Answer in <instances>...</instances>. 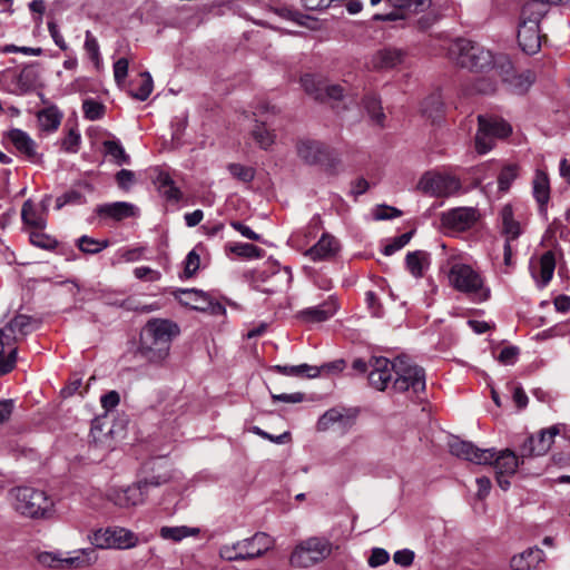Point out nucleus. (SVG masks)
Instances as JSON below:
<instances>
[{"label": "nucleus", "instance_id": "1", "mask_svg": "<svg viewBox=\"0 0 570 570\" xmlns=\"http://www.w3.org/2000/svg\"><path fill=\"white\" fill-rule=\"evenodd\" d=\"M448 56L458 66L471 71L493 70L503 81L510 80L512 63L505 56H498L483 46L463 38L453 40L448 47Z\"/></svg>", "mask_w": 570, "mask_h": 570}, {"label": "nucleus", "instance_id": "2", "mask_svg": "<svg viewBox=\"0 0 570 570\" xmlns=\"http://www.w3.org/2000/svg\"><path fill=\"white\" fill-rule=\"evenodd\" d=\"M449 450L452 455L474 464H493L497 482L504 491L510 488L508 478L517 472L520 463L515 453L509 449L498 454L494 449H480L472 442L459 438L449 442Z\"/></svg>", "mask_w": 570, "mask_h": 570}, {"label": "nucleus", "instance_id": "3", "mask_svg": "<svg viewBox=\"0 0 570 570\" xmlns=\"http://www.w3.org/2000/svg\"><path fill=\"white\" fill-rule=\"evenodd\" d=\"M179 332V326L170 320L151 318L140 333L139 352L149 362L160 363L168 356L170 343Z\"/></svg>", "mask_w": 570, "mask_h": 570}, {"label": "nucleus", "instance_id": "4", "mask_svg": "<svg viewBox=\"0 0 570 570\" xmlns=\"http://www.w3.org/2000/svg\"><path fill=\"white\" fill-rule=\"evenodd\" d=\"M450 286L464 294L475 304L484 303L491 297V288L487 285L483 274L473 266L454 263L448 272Z\"/></svg>", "mask_w": 570, "mask_h": 570}, {"label": "nucleus", "instance_id": "5", "mask_svg": "<svg viewBox=\"0 0 570 570\" xmlns=\"http://www.w3.org/2000/svg\"><path fill=\"white\" fill-rule=\"evenodd\" d=\"M12 507L20 515L48 519L53 512V500L46 491L32 487H17L10 491Z\"/></svg>", "mask_w": 570, "mask_h": 570}, {"label": "nucleus", "instance_id": "6", "mask_svg": "<svg viewBox=\"0 0 570 570\" xmlns=\"http://www.w3.org/2000/svg\"><path fill=\"white\" fill-rule=\"evenodd\" d=\"M394 374L392 384L394 391L412 392L416 396L424 392L425 372L407 356L401 355L394 358Z\"/></svg>", "mask_w": 570, "mask_h": 570}, {"label": "nucleus", "instance_id": "7", "mask_svg": "<svg viewBox=\"0 0 570 570\" xmlns=\"http://www.w3.org/2000/svg\"><path fill=\"white\" fill-rule=\"evenodd\" d=\"M331 552L332 544L327 539L312 537L295 547L289 561L294 567L308 568L326 559Z\"/></svg>", "mask_w": 570, "mask_h": 570}, {"label": "nucleus", "instance_id": "8", "mask_svg": "<svg viewBox=\"0 0 570 570\" xmlns=\"http://www.w3.org/2000/svg\"><path fill=\"white\" fill-rule=\"evenodd\" d=\"M89 540L98 549H129L138 543L137 534L120 527L96 530Z\"/></svg>", "mask_w": 570, "mask_h": 570}, {"label": "nucleus", "instance_id": "9", "mask_svg": "<svg viewBox=\"0 0 570 570\" xmlns=\"http://www.w3.org/2000/svg\"><path fill=\"white\" fill-rule=\"evenodd\" d=\"M419 187L425 194L436 197H449L462 188L460 178L446 173H426L419 181Z\"/></svg>", "mask_w": 570, "mask_h": 570}, {"label": "nucleus", "instance_id": "10", "mask_svg": "<svg viewBox=\"0 0 570 570\" xmlns=\"http://www.w3.org/2000/svg\"><path fill=\"white\" fill-rule=\"evenodd\" d=\"M4 137L14 147L17 154L32 164H41L43 155L38 151V144L30 135L21 129L13 128L6 132Z\"/></svg>", "mask_w": 570, "mask_h": 570}, {"label": "nucleus", "instance_id": "11", "mask_svg": "<svg viewBox=\"0 0 570 570\" xmlns=\"http://www.w3.org/2000/svg\"><path fill=\"white\" fill-rule=\"evenodd\" d=\"M560 432V425H552L541 430L537 435L528 436L520 446L521 455L525 458L546 454Z\"/></svg>", "mask_w": 570, "mask_h": 570}, {"label": "nucleus", "instance_id": "12", "mask_svg": "<svg viewBox=\"0 0 570 570\" xmlns=\"http://www.w3.org/2000/svg\"><path fill=\"white\" fill-rule=\"evenodd\" d=\"M480 214L474 207H458L442 214V225L449 229L464 232L479 220Z\"/></svg>", "mask_w": 570, "mask_h": 570}, {"label": "nucleus", "instance_id": "13", "mask_svg": "<svg viewBox=\"0 0 570 570\" xmlns=\"http://www.w3.org/2000/svg\"><path fill=\"white\" fill-rule=\"evenodd\" d=\"M394 373V361L384 356H372L370 358L368 383L377 391H384L392 382Z\"/></svg>", "mask_w": 570, "mask_h": 570}, {"label": "nucleus", "instance_id": "14", "mask_svg": "<svg viewBox=\"0 0 570 570\" xmlns=\"http://www.w3.org/2000/svg\"><path fill=\"white\" fill-rule=\"evenodd\" d=\"M243 560L255 559L263 556L274 546V539L265 532H257L252 538L237 542Z\"/></svg>", "mask_w": 570, "mask_h": 570}, {"label": "nucleus", "instance_id": "15", "mask_svg": "<svg viewBox=\"0 0 570 570\" xmlns=\"http://www.w3.org/2000/svg\"><path fill=\"white\" fill-rule=\"evenodd\" d=\"M518 42L525 53L533 55L539 51L541 47V36L539 21L537 19L523 20L519 24Z\"/></svg>", "mask_w": 570, "mask_h": 570}, {"label": "nucleus", "instance_id": "16", "mask_svg": "<svg viewBox=\"0 0 570 570\" xmlns=\"http://www.w3.org/2000/svg\"><path fill=\"white\" fill-rule=\"evenodd\" d=\"M297 155L309 165L331 163V154L326 146L315 140H302L297 144Z\"/></svg>", "mask_w": 570, "mask_h": 570}, {"label": "nucleus", "instance_id": "17", "mask_svg": "<svg viewBox=\"0 0 570 570\" xmlns=\"http://www.w3.org/2000/svg\"><path fill=\"white\" fill-rule=\"evenodd\" d=\"M340 249L338 239L328 233H323L318 242L308 248L304 255L313 262H322L335 257Z\"/></svg>", "mask_w": 570, "mask_h": 570}, {"label": "nucleus", "instance_id": "18", "mask_svg": "<svg viewBox=\"0 0 570 570\" xmlns=\"http://www.w3.org/2000/svg\"><path fill=\"white\" fill-rule=\"evenodd\" d=\"M138 208L127 202L107 203L97 206L96 214L104 219H111L114 222H121L127 218L138 216Z\"/></svg>", "mask_w": 570, "mask_h": 570}, {"label": "nucleus", "instance_id": "19", "mask_svg": "<svg viewBox=\"0 0 570 570\" xmlns=\"http://www.w3.org/2000/svg\"><path fill=\"white\" fill-rule=\"evenodd\" d=\"M556 268V257L552 250H548L541 255L537 263L530 262V271L532 277L540 287H544L552 279Z\"/></svg>", "mask_w": 570, "mask_h": 570}, {"label": "nucleus", "instance_id": "20", "mask_svg": "<svg viewBox=\"0 0 570 570\" xmlns=\"http://www.w3.org/2000/svg\"><path fill=\"white\" fill-rule=\"evenodd\" d=\"M393 8L391 12L375 13L373 16V20L375 21H396L403 20L405 17L400 11L402 9L411 10V11H422L424 8L429 7L431 0H386Z\"/></svg>", "mask_w": 570, "mask_h": 570}, {"label": "nucleus", "instance_id": "21", "mask_svg": "<svg viewBox=\"0 0 570 570\" xmlns=\"http://www.w3.org/2000/svg\"><path fill=\"white\" fill-rule=\"evenodd\" d=\"M98 560L95 547L77 549L63 556V570H80L92 567Z\"/></svg>", "mask_w": 570, "mask_h": 570}, {"label": "nucleus", "instance_id": "22", "mask_svg": "<svg viewBox=\"0 0 570 570\" xmlns=\"http://www.w3.org/2000/svg\"><path fill=\"white\" fill-rule=\"evenodd\" d=\"M337 311L336 302L333 297L324 301L322 304L307 307L297 313V317L305 323H322L331 318Z\"/></svg>", "mask_w": 570, "mask_h": 570}, {"label": "nucleus", "instance_id": "23", "mask_svg": "<svg viewBox=\"0 0 570 570\" xmlns=\"http://www.w3.org/2000/svg\"><path fill=\"white\" fill-rule=\"evenodd\" d=\"M355 423V415L344 413L337 409H330L317 421V430L326 431L337 424L342 432L348 431Z\"/></svg>", "mask_w": 570, "mask_h": 570}, {"label": "nucleus", "instance_id": "24", "mask_svg": "<svg viewBox=\"0 0 570 570\" xmlns=\"http://www.w3.org/2000/svg\"><path fill=\"white\" fill-rule=\"evenodd\" d=\"M37 328V321L31 316L19 314L3 328L7 335L11 336V343L14 345L29 333Z\"/></svg>", "mask_w": 570, "mask_h": 570}, {"label": "nucleus", "instance_id": "25", "mask_svg": "<svg viewBox=\"0 0 570 570\" xmlns=\"http://www.w3.org/2000/svg\"><path fill=\"white\" fill-rule=\"evenodd\" d=\"M17 361V347L11 343V336L0 330V375L11 372Z\"/></svg>", "mask_w": 570, "mask_h": 570}, {"label": "nucleus", "instance_id": "26", "mask_svg": "<svg viewBox=\"0 0 570 570\" xmlns=\"http://www.w3.org/2000/svg\"><path fill=\"white\" fill-rule=\"evenodd\" d=\"M544 559V552L539 548H529L511 558L510 566L513 570H532Z\"/></svg>", "mask_w": 570, "mask_h": 570}, {"label": "nucleus", "instance_id": "27", "mask_svg": "<svg viewBox=\"0 0 570 570\" xmlns=\"http://www.w3.org/2000/svg\"><path fill=\"white\" fill-rule=\"evenodd\" d=\"M405 52L396 48L379 50L372 58V65L376 69H391L402 65L405 60Z\"/></svg>", "mask_w": 570, "mask_h": 570}, {"label": "nucleus", "instance_id": "28", "mask_svg": "<svg viewBox=\"0 0 570 570\" xmlns=\"http://www.w3.org/2000/svg\"><path fill=\"white\" fill-rule=\"evenodd\" d=\"M532 193L541 212H546L550 200V180L548 174L538 169L532 181Z\"/></svg>", "mask_w": 570, "mask_h": 570}, {"label": "nucleus", "instance_id": "29", "mask_svg": "<svg viewBox=\"0 0 570 570\" xmlns=\"http://www.w3.org/2000/svg\"><path fill=\"white\" fill-rule=\"evenodd\" d=\"M500 218L502 223V234L505 236V240H515L521 235V226L520 223L514 219L511 205L508 204L502 207Z\"/></svg>", "mask_w": 570, "mask_h": 570}, {"label": "nucleus", "instance_id": "30", "mask_svg": "<svg viewBox=\"0 0 570 570\" xmlns=\"http://www.w3.org/2000/svg\"><path fill=\"white\" fill-rule=\"evenodd\" d=\"M146 490L141 482L127 487L117 494L116 503L120 507H131L144 502Z\"/></svg>", "mask_w": 570, "mask_h": 570}, {"label": "nucleus", "instance_id": "31", "mask_svg": "<svg viewBox=\"0 0 570 570\" xmlns=\"http://www.w3.org/2000/svg\"><path fill=\"white\" fill-rule=\"evenodd\" d=\"M405 264L412 276L422 277L430 264V255L424 250L410 252L405 257Z\"/></svg>", "mask_w": 570, "mask_h": 570}, {"label": "nucleus", "instance_id": "32", "mask_svg": "<svg viewBox=\"0 0 570 570\" xmlns=\"http://www.w3.org/2000/svg\"><path fill=\"white\" fill-rule=\"evenodd\" d=\"M483 120H485V122H490V126L487 129L489 134L494 137V139L507 138L512 132L510 124H508L502 118L497 116L480 115L478 117V124L481 126Z\"/></svg>", "mask_w": 570, "mask_h": 570}, {"label": "nucleus", "instance_id": "33", "mask_svg": "<svg viewBox=\"0 0 570 570\" xmlns=\"http://www.w3.org/2000/svg\"><path fill=\"white\" fill-rule=\"evenodd\" d=\"M21 218L23 224L31 229L46 227V217L43 213L39 212L30 199L26 200L22 205Z\"/></svg>", "mask_w": 570, "mask_h": 570}, {"label": "nucleus", "instance_id": "34", "mask_svg": "<svg viewBox=\"0 0 570 570\" xmlns=\"http://www.w3.org/2000/svg\"><path fill=\"white\" fill-rule=\"evenodd\" d=\"M180 303L193 309L205 312L208 309L209 295L199 289H183Z\"/></svg>", "mask_w": 570, "mask_h": 570}, {"label": "nucleus", "instance_id": "35", "mask_svg": "<svg viewBox=\"0 0 570 570\" xmlns=\"http://www.w3.org/2000/svg\"><path fill=\"white\" fill-rule=\"evenodd\" d=\"M157 185L159 193L167 199L179 202L183 197V193L178 187L175 186L173 178L167 173H160L157 176Z\"/></svg>", "mask_w": 570, "mask_h": 570}, {"label": "nucleus", "instance_id": "36", "mask_svg": "<svg viewBox=\"0 0 570 570\" xmlns=\"http://www.w3.org/2000/svg\"><path fill=\"white\" fill-rule=\"evenodd\" d=\"M490 122L483 120L481 126L479 125L478 131L474 137V147L479 155L489 153L495 146V139L489 134L488 127Z\"/></svg>", "mask_w": 570, "mask_h": 570}, {"label": "nucleus", "instance_id": "37", "mask_svg": "<svg viewBox=\"0 0 570 570\" xmlns=\"http://www.w3.org/2000/svg\"><path fill=\"white\" fill-rule=\"evenodd\" d=\"M273 370L279 374L287 376H307L316 377L320 375L321 368L308 364L301 365H275Z\"/></svg>", "mask_w": 570, "mask_h": 570}, {"label": "nucleus", "instance_id": "38", "mask_svg": "<svg viewBox=\"0 0 570 570\" xmlns=\"http://www.w3.org/2000/svg\"><path fill=\"white\" fill-rule=\"evenodd\" d=\"M422 112L432 121L440 119L443 115V101L440 94L428 96L422 102Z\"/></svg>", "mask_w": 570, "mask_h": 570}, {"label": "nucleus", "instance_id": "39", "mask_svg": "<svg viewBox=\"0 0 570 570\" xmlns=\"http://www.w3.org/2000/svg\"><path fill=\"white\" fill-rule=\"evenodd\" d=\"M62 115L53 107L38 112L39 127L43 131H55L61 122Z\"/></svg>", "mask_w": 570, "mask_h": 570}, {"label": "nucleus", "instance_id": "40", "mask_svg": "<svg viewBox=\"0 0 570 570\" xmlns=\"http://www.w3.org/2000/svg\"><path fill=\"white\" fill-rule=\"evenodd\" d=\"M363 105L371 119L374 120L377 125H383L385 115L383 112L379 97L374 94L365 95L363 98Z\"/></svg>", "mask_w": 570, "mask_h": 570}, {"label": "nucleus", "instance_id": "41", "mask_svg": "<svg viewBox=\"0 0 570 570\" xmlns=\"http://www.w3.org/2000/svg\"><path fill=\"white\" fill-rule=\"evenodd\" d=\"M102 145L106 156L111 157L118 166L130 163L129 155L126 154L118 140H105Z\"/></svg>", "mask_w": 570, "mask_h": 570}, {"label": "nucleus", "instance_id": "42", "mask_svg": "<svg viewBox=\"0 0 570 570\" xmlns=\"http://www.w3.org/2000/svg\"><path fill=\"white\" fill-rule=\"evenodd\" d=\"M85 36L86 37H85L83 49L87 52L88 58L94 63L95 68L97 70H100V68L102 66V59L100 56V48H99L98 40L89 30L86 31Z\"/></svg>", "mask_w": 570, "mask_h": 570}, {"label": "nucleus", "instance_id": "43", "mask_svg": "<svg viewBox=\"0 0 570 570\" xmlns=\"http://www.w3.org/2000/svg\"><path fill=\"white\" fill-rule=\"evenodd\" d=\"M198 533V529H191L188 527H163L160 529V537L166 540L180 541L189 535Z\"/></svg>", "mask_w": 570, "mask_h": 570}, {"label": "nucleus", "instance_id": "44", "mask_svg": "<svg viewBox=\"0 0 570 570\" xmlns=\"http://www.w3.org/2000/svg\"><path fill=\"white\" fill-rule=\"evenodd\" d=\"M519 176V166L509 164L503 166L498 177V186L501 191H507Z\"/></svg>", "mask_w": 570, "mask_h": 570}, {"label": "nucleus", "instance_id": "45", "mask_svg": "<svg viewBox=\"0 0 570 570\" xmlns=\"http://www.w3.org/2000/svg\"><path fill=\"white\" fill-rule=\"evenodd\" d=\"M45 228H33L29 233L30 243L42 249H53L57 246V240L43 233Z\"/></svg>", "mask_w": 570, "mask_h": 570}, {"label": "nucleus", "instance_id": "46", "mask_svg": "<svg viewBox=\"0 0 570 570\" xmlns=\"http://www.w3.org/2000/svg\"><path fill=\"white\" fill-rule=\"evenodd\" d=\"M77 245L86 254H97L109 246V240H99L83 235L78 239Z\"/></svg>", "mask_w": 570, "mask_h": 570}, {"label": "nucleus", "instance_id": "47", "mask_svg": "<svg viewBox=\"0 0 570 570\" xmlns=\"http://www.w3.org/2000/svg\"><path fill=\"white\" fill-rule=\"evenodd\" d=\"M302 86L307 95L316 100L324 101L323 87L325 83L315 79L312 75H305L301 78Z\"/></svg>", "mask_w": 570, "mask_h": 570}, {"label": "nucleus", "instance_id": "48", "mask_svg": "<svg viewBox=\"0 0 570 570\" xmlns=\"http://www.w3.org/2000/svg\"><path fill=\"white\" fill-rule=\"evenodd\" d=\"M139 76L141 78V82L138 89L130 91V96L137 100L145 101L153 92L154 82L148 71H144Z\"/></svg>", "mask_w": 570, "mask_h": 570}, {"label": "nucleus", "instance_id": "49", "mask_svg": "<svg viewBox=\"0 0 570 570\" xmlns=\"http://www.w3.org/2000/svg\"><path fill=\"white\" fill-rule=\"evenodd\" d=\"M252 136L263 149L271 147L275 140V135L266 128L264 122L255 126Z\"/></svg>", "mask_w": 570, "mask_h": 570}, {"label": "nucleus", "instance_id": "50", "mask_svg": "<svg viewBox=\"0 0 570 570\" xmlns=\"http://www.w3.org/2000/svg\"><path fill=\"white\" fill-rule=\"evenodd\" d=\"M37 561L42 564L43 567L57 569V570H63L62 569V561L63 556L60 552H53V551H42L37 554Z\"/></svg>", "mask_w": 570, "mask_h": 570}, {"label": "nucleus", "instance_id": "51", "mask_svg": "<svg viewBox=\"0 0 570 570\" xmlns=\"http://www.w3.org/2000/svg\"><path fill=\"white\" fill-rule=\"evenodd\" d=\"M229 252L239 257L254 258L259 257L262 249L248 243H237L228 246Z\"/></svg>", "mask_w": 570, "mask_h": 570}, {"label": "nucleus", "instance_id": "52", "mask_svg": "<svg viewBox=\"0 0 570 570\" xmlns=\"http://www.w3.org/2000/svg\"><path fill=\"white\" fill-rule=\"evenodd\" d=\"M228 170L233 177L243 183H250L255 177L254 168L242 164H229Z\"/></svg>", "mask_w": 570, "mask_h": 570}, {"label": "nucleus", "instance_id": "53", "mask_svg": "<svg viewBox=\"0 0 570 570\" xmlns=\"http://www.w3.org/2000/svg\"><path fill=\"white\" fill-rule=\"evenodd\" d=\"M82 110H83L85 117L89 120L100 119L105 114L104 105L96 100H92V99H88V100L83 101Z\"/></svg>", "mask_w": 570, "mask_h": 570}, {"label": "nucleus", "instance_id": "54", "mask_svg": "<svg viewBox=\"0 0 570 570\" xmlns=\"http://www.w3.org/2000/svg\"><path fill=\"white\" fill-rule=\"evenodd\" d=\"M86 202L85 196L78 190H68L56 199V208L60 209L65 205L73 204L80 205Z\"/></svg>", "mask_w": 570, "mask_h": 570}, {"label": "nucleus", "instance_id": "55", "mask_svg": "<svg viewBox=\"0 0 570 570\" xmlns=\"http://www.w3.org/2000/svg\"><path fill=\"white\" fill-rule=\"evenodd\" d=\"M271 11L277 14L279 18L296 22L298 24H304L303 19L306 18L304 14L298 12L297 10L287 8V7H272Z\"/></svg>", "mask_w": 570, "mask_h": 570}, {"label": "nucleus", "instance_id": "56", "mask_svg": "<svg viewBox=\"0 0 570 570\" xmlns=\"http://www.w3.org/2000/svg\"><path fill=\"white\" fill-rule=\"evenodd\" d=\"M413 232H407L397 237H394L390 244L384 246L383 254L390 256L400 250L411 240Z\"/></svg>", "mask_w": 570, "mask_h": 570}, {"label": "nucleus", "instance_id": "57", "mask_svg": "<svg viewBox=\"0 0 570 570\" xmlns=\"http://www.w3.org/2000/svg\"><path fill=\"white\" fill-rule=\"evenodd\" d=\"M80 144V135L77 130L70 129L61 140V148L67 153H77Z\"/></svg>", "mask_w": 570, "mask_h": 570}, {"label": "nucleus", "instance_id": "58", "mask_svg": "<svg viewBox=\"0 0 570 570\" xmlns=\"http://www.w3.org/2000/svg\"><path fill=\"white\" fill-rule=\"evenodd\" d=\"M134 275L138 279L146 281V282H157L161 277L160 272L153 269L148 266L136 267L134 269Z\"/></svg>", "mask_w": 570, "mask_h": 570}, {"label": "nucleus", "instance_id": "59", "mask_svg": "<svg viewBox=\"0 0 570 570\" xmlns=\"http://www.w3.org/2000/svg\"><path fill=\"white\" fill-rule=\"evenodd\" d=\"M129 61L127 58H120L114 63L115 81L120 85L128 76Z\"/></svg>", "mask_w": 570, "mask_h": 570}, {"label": "nucleus", "instance_id": "60", "mask_svg": "<svg viewBox=\"0 0 570 570\" xmlns=\"http://www.w3.org/2000/svg\"><path fill=\"white\" fill-rule=\"evenodd\" d=\"M390 559V554L386 550L382 548H374L371 552V556L367 560L368 566L372 568H376L385 564Z\"/></svg>", "mask_w": 570, "mask_h": 570}, {"label": "nucleus", "instance_id": "61", "mask_svg": "<svg viewBox=\"0 0 570 570\" xmlns=\"http://www.w3.org/2000/svg\"><path fill=\"white\" fill-rule=\"evenodd\" d=\"M199 265H200L199 255L195 250L189 252L185 259L184 273H185L186 277H191L198 271Z\"/></svg>", "mask_w": 570, "mask_h": 570}, {"label": "nucleus", "instance_id": "62", "mask_svg": "<svg viewBox=\"0 0 570 570\" xmlns=\"http://www.w3.org/2000/svg\"><path fill=\"white\" fill-rule=\"evenodd\" d=\"M401 215H402L401 210H399L395 207L387 206V205L377 206L374 212V217L377 220L391 219V218L400 217Z\"/></svg>", "mask_w": 570, "mask_h": 570}, {"label": "nucleus", "instance_id": "63", "mask_svg": "<svg viewBox=\"0 0 570 570\" xmlns=\"http://www.w3.org/2000/svg\"><path fill=\"white\" fill-rule=\"evenodd\" d=\"M519 355V348L517 346H507L501 350L498 360L503 364H514Z\"/></svg>", "mask_w": 570, "mask_h": 570}, {"label": "nucleus", "instance_id": "64", "mask_svg": "<svg viewBox=\"0 0 570 570\" xmlns=\"http://www.w3.org/2000/svg\"><path fill=\"white\" fill-rule=\"evenodd\" d=\"M135 180V174L128 169H121L116 174V181L121 189H129Z\"/></svg>", "mask_w": 570, "mask_h": 570}]
</instances>
